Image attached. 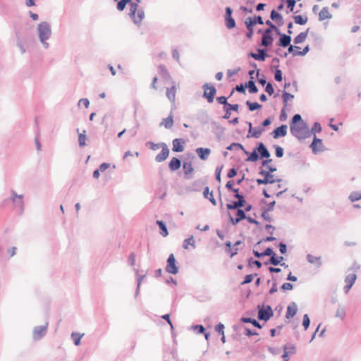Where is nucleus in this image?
<instances>
[{"label":"nucleus","instance_id":"f257e3e1","mask_svg":"<svg viewBox=\"0 0 361 361\" xmlns=\"http://www.w3.org/2000/svg\"><path fill=\"white\" fill-rule=\"evenodd\" d=\"M291 133L299 139H303L309 134L305 123L302 120L300 114H295L290 124Z\"/></svg>","mask_w":361,"mask_h":361},{"label":"nucleus","instance_id":"f03ea898","mask_svg":"<svg viewBox=\"0 0 361 361\" xmlns=\"http://www.w3.org/2000/svg\"><path fill=\"white\" fill-rule=\"evenodd\" d=\"M37 33L39 41L42 43L44 48L49 47V43L47 42L51 36V27L49 23L42 21L37 25Z\"/></svg>","mask_w":361,"mask_h":361},{"label":"nucleus","instance_id":"7ed1b4c3","mask_svg":"<svg viewBox=\"0 0 361 361\" xmlns=\"http://www.w3.org/2000/svg\"><path fill=\"white\" fill-rule=\"evenodd\" d=\"M128 16L136 25H140L145 18L143 8H140L137 3H130Z\"/></svg>","mask_w":361,"mask_h":361},{"label":"nucleus","instance_id":"20e7f679","mask_svg":"<svg viewBox=\"0 0 361 361\" xmlns=\"http://www.w3.org/2000/svg\"><path fill=\"white\" fill-rule=\"evenodd\" d=\"M188 158L185 159L183 162V171L184 173V178L186 180L192 178V173L194 171V168L192 165L190 159H195V156L193 153H188Z\"/></svg>","mask_w":361,"mask_h":361},{"label":"nucleus","instance_id":"39448f33","mask_svg":"<svg viewBox=\"0 0 361 361\" xmlns=\"http://www.w3.org/2000/svg\"><path fill=\"white\" fill-rule=\"evenodd\" d=\"M166 271L169 274H176L178 273V266L177 265V262L175 258V256L173 253L170 254L167 260H166Z\"/></svg>","mask_w":361,"mask_h":361},{"label":"nucleus","instance_id":"423d86ee","mask_svg":"<svg viewBox=\"0 0 361 361\" xmlns=\"http://www.w3.org/2000/svg\"><path fill=\"white\" fill-rule=\"evenodd\" d=\"M246 25V27L248 30V32L247 33V37L248 38H251L253 34V25H255L256 23H259L260 25H262L264 23L262 18L261 16H255L254 18H248L245 20V22Z\"/></svg>","mask_w":361,"mask_h":361},{"label":"nucleus","instance_id":"0eeeda50","mask_svg":"<svg viewBox=\"0 0 361 361\" xmlns=\"http://www.w3.org/2000/svg\"><path fill=\"white\" fill-rule=\"evenodd\" d=\"M255 256L259 257L261 255L271 256L270 258V263L273 265H277L283 261V257L282 256H276L273 252V250H264V252L259 253L257 251H254Z\"/></svg>","mask_w":361,"mask_h":361},{"label":"nucleus","instance_id":"6e6552de","mask_svg":"<svg viewBox=\"0 0 361 361\" xmlns=\"http://www.w3.org/2000/svg\"><path fill=\"white\" fill-rule=\"evenodd\" d=\"M47 323L45 325L35 326L32 331V338L35 341L42 339L47 332Z\"/></svg>","mask_w":361,"mask_h":361},{"label":"nucleus","instance_id":"1a4fd4ad","mask_svg":"<svg viewBox=\"0 0 361 361\" xmlns=\"http://www.w3.org/2000/svg\"><path fill=\"white\" fill-rule=\"evenodd\" d=\"M259 174L262 176H264L265 179L267 180V183L274 184V183H277V186L279 188H281V184H280L281 180L276 178L273 174L269 173V171H267L265 169H262L260 171Z\"/></svg>","mask_w":361,"mask_h":361},{"label":"nucleus","instance_id":"9d476101","mask_svg":"<svg viewBox=\"0 0 361 361\" xmlns=\"http://www.w3.org/2000/svg\"><path fill=\"white\" fill-rule=\"evenodd\" d=\"M231 221L233 224H238L240 220L246 218L243 210L238 209L234 214L229 213Z\"/></svg>","mask_w":361,"mask_h":361},{"label":"nucleus","instance_id":"9b49d317","mask_svg":"<svg viewBox=\"0 0 361 361\" xmlns=\"http://www.w3.org/2000/svg\"><path fill=\"white\" fill-rule=\"evenodd\" d=\"M170 150L166 144L163 145L161 150L155 157V161L158 163H161L165 161L169 156Z\"/></svg>","mask_w":361,"mask_h":361},{"label":"nucleus","instance_id":"f8f14e48","mask_svg":"<svg viewBox=\"0 0 361 361\" xmlns=\"http://www.w3.org/2000/svg\"><path fill=\"white\" fill-rule=\"evenodd\" d=\"M232 9L230 7L226 8L225 24L227 28L232 29L235 26V20L231 16Z\"/></svg>","mask_w":361,"mask_h":361},{"label":"nucleus","instance_id":"ddd939ff","mask_svg":"<svg viewBox=\"0 0 361 361\" xmlns=\"http://www.w3.org/2000/svg\"><path fill=\"white\" fill-rule=\"evenodd\" d=\"M172 150L174 152H182L184 150L185 140L182 138H175L172 142Z\"/></svg>","mask_w":361,"mask_h":361},{"label":"nucleus","instance_id":"4468645a","mask_svg":"<svg viewBox=\"0 0 361 361\" xmlns=\"http://www.w3.org/2000/svg\"><path fill=\"white\" fill-rule=\"evenodd\" d=\"M203 188V180H195L191 185L185 187V190L188 192L200 191Z\"/></svg>","mask_w":361,"mask_h":361},{"label":"nucleus","instance_id":"2eb2a0df","mask_svg":"<svg viewBox=\"0 0 361 361\" xmlns=\"http://www.w3.org/2000/svg\"><path fill=\"white\" fill-rule=\"evenodd\" d=\"M273 42V37L271 36V30L267 29L265 30L262 39V44L263 46L267 47L272 44Z\"/></svg>","mask_w":361,"mask_h":361},{"label":"nucleus","instance_id":"dca6fc26","mask_svg":"<svg viewBox=\"0 0 361 361\" xmlns=\"http://www.w3.org/2000/svg\"><path fill=\"white\" fill-rule=\"evenodd\" d=\"M287 126L282 125L276 128L273 132L272 135L274 138L276 139L279 137H284L287 134Z\"/></svg>","mask_w":361,"mask_h":361},{"label":"nucleus","instance_id":"f3484780","mask_svg":"<svg viewBox=\"0 0 361 361\" xmlns=\"http://www.w3.org/2000/svg\"><path fill=\"white\" fill-rule=\"evenodd\" d=\"M181 161L178 157H172L169 163V169L173 172L178 170L181 166Z\"/></svg>","mask_w":361,"mask_h":361},{"label":"nucleus","instance_id":"a211bd4d","mask_svg":"<svg viewBox=\"0 0 361 361\" xmlns=\"http://www.w3.org/2000/svg\"><path fill=\"white\" fill-rule=\"evenodd\" d=\"M356 275L355 274H348L345 279V282L346 283V286H345V291L348 293L349 290L351 288L353 285L354 284L356 280Z\"/></svg>","mask_w":361,"mask_h":361},{"label":"nucleus","instance_id":"6ab92c4d","mask_svg":"<svg viewBox=\"0 0 361 361\" xmlns=\"http://www.w3.org/2000/svg\"><path fill=\"white\" fill-rule=\"evenodd\" d=\"M204 87H207L204 91V97H206L208 102L211 103L213 102L216 90L214 87H208L207 85H204Z\"/></svg>","mask_w":361,"mask_h":361},{"label":"nucleus","instance_id":"aec40b11","mask_svg":"<svg viewBox=\"0 0 361 361\" xmlns=\"http://www.w3.org/2000/svg\"><path fill=\"white\" fill-rule=\"evenodd\" d=\"M298 312V307L295 302H292L287 307L286 317L287 319L293 318Z\"/></svg>","mask_w":361,"mask_h":361},{"label":"nucleus","instance_id":"412c9836","mask_svg":"<svg viewBox=\"0 0 361 361\" xmlns=\"http://www.w3.org/2000/svg\"><path fill=\"white\" fill-rule=\"evenodd\" d=\"M311 147L314 152H317L322 151L323 149L322 140L317 138L314 136V140L311 145Z\"/></svg>","mask_w":361,"mask_h":361},{"label":"nucleus","instance_id":"4be33fe9","mask_svg":"<svg viewBox=\"0 0 361 361\" xmlns=\"http://www.w3.org/2000/svg\"><path fill=\"white\" fill-rule=\"evenodd\" d=\"M156 224L159 226V233L164 237L167 236L169 231L166 223L162 220H157Z\"/></svg>","mask_w":361,"mask_h":361},{"label":"nucleus","instance_id":"5701e85b","mask_svg":"<svg viewBox=\"0 0 361 361\" xmlns=\"http://www.w3.org/2000/svg\"><path fill=\"white\" fill-rule=\"evenodd\" d=\"M264 129L261 128H252V123H249V134L251 135L252 137L258 138L262 133Z\"/></svg>","mask_w":361,"mask_h":361},{"label":"nucleus","instance_id":"b1692460","mask_svg":"<svg viewBox=\"0 0 361 361\" xmlns=\"http://www.w3.org/2000/svg\"><path fill=\"white\" fill-rule=\"evenodd\" d=\"M290 41H291V38L289 35H281L280 39H279V41L278 42V45L279 46H281V47H286L287 46H288L290 43Z\"/></svg>","mask_w":361,"mask_h":361},{"label":"nucleus","instance_id":"393cba45","mask_svg":"<svg viewBox=\"0 0 361 361\" xmlns=\"http://www.w3.org/2000/svg\"><path fill=\"white\" fill-rule=\"evenodd\" d=\"M331 18V15L329 12V9L327 7H324L321 11L319 13V20H324L327 19H330Z\"/></svg>","mask_w":361,"mask_h":361},{"label":"nucleus","instance_id":"a878e982","mask_svg":"<svg viewBox=\"0 0 361 361\" xmlns=\"http://www.w3.org/2000/svg\"><path fill=\"white\" fill-rule=\"evenodd\" d=\"M164 125L166 129H170L173 125V118L172 114L171 113L168 117L164 118L160 126Z\"/></svg>","mask_w":361,"mask_h":361},{"label":"nucleus","instance_id":"bb28decb","mask_svg":"<svg viewBox=\"0 0 361 361\" xmlns=\"http://www.w3.org/2000/svg\"><path fill=\"white\" fill-rule=\"evenodd\" d=\"M15 208L17 211L18 216H22L25 211V204L23 201L16 200V203H13Z\"/></svg>","mask_w":361,"mask_h":361},{"label":"nucleus","instance_id":"cd10ccee","mask_svg":"<svg viewBox=\"0 0 361 361\" xmlns=\"http://www.w3.org/2000/svg\"><path fill=\"white\" fill-rule=\"evenodd\" d=\"M270 17L273 20L276 21L279 25H283V17L281 16V14L277 13L276 11L273 10L271 11Z\"/></svg>","mask_w":361,"mask_h":361},{"label":"nucleus","instance_id":"c85d7f7f","mask_svg":"<svg viewBox=\"0 0 361 361\" xmlns=\"http://www.w3.org/2000/svg\"><path fill=\"white\" fill-rule=\"evenodd\" d=\"M130 3H134L133 0H120L118 1L116 8L119 11H122L125 9L127 4L129 5V9L130 8Z\"/></svg>","mask_w":361,"mask_h":361},{"label":"nucleus","instance_id":"c756f323","mask_svg":"<svg viewBox=\"0 0 361 361\" xmlns=\"http://www.w3.org/2000/svg\"><path fill=\"white\" fill-rule=\"evenodd\" d=\"M309 29H307L305 32H300L299 35H298L293 39V42L295 44H300L303 42L307 36Z\"/></svg>","mask_w":361,"mask_h":361},{"label":"nucleus","instance_id":"7c9ffc66","mask_svg":"<svg viewBox=\"0 0 361 361\" xmlns=\"http://www.w3.org/2000/svg\"><path fill=\"white\" fill-rule=\"evenodd\" d=\"M166 96L171 102H174L176 96V87L172 85L166 89Z\"/></svg>","mask_w":361,"mask_h":361},{"label":"nucleus","instance_id":"2f4dec72","mask_svg":"<svg viewBox=\"0 0 361 361\" xmlns=\"http://www.w3.org/2000/svg\"><path fill=\"white\" fill-rule=\"evenodd\" d=\"M165 142H159V143H154L152 141H148L146 142V146L149 147V148L153 151L157 150L159 148H161L163 145H164Z\"/></svg>","mask_w":361,"mask_h":361},{"label":"nucleus","instance_id":"473e14b6","mask_svg":"<svg viewBox=\"0 0 361 361\" xmlns=\"http://www.w3.org/2000/svg\"><path fill=\"white\" fill-rule=\"evenodd\" d=\"M159 73L161 75V77L165 79H171V77L169 73V71L166 70V67L164 65H159Z\"/></svg>","mask_w":361,"mask_h":361},{"label":"nucleus","instance_id":"72a5a7b5","mask_svg":"<svg viewBox=\"0 0 361 361\" xmlns=\"http://www.w3.org/2000/svg\"><path fill=\"white\" fill-rule=\"evenodd\" d=\"M257 150H258V152L261 154L262 157H265V158L269 157V156H270L269 152H268L267 149L265 147V146L262 143H260L259 145Z\"/></svg>","mask_w":361,"mask_h":361},{"label":"nucleus","instance_id":"f704fd0d","mask_svg":"<svg viewBox=\"0 0 361 361\" xmlns=\"http://www.w3.org/2000/svg\"><path fill=\"white\" fill-rule=\"evenodd\" d=\"M87 135L86 131L83 130L82 133H78V145L80 147H83L86 146Z\"/></svg>","mask_w":361,"mask_h":361},{"label":"nucleus","instance_id":"c9c22d12","mask_svg":"<svg viewBox=\"0 0 361 361\" xmlns=\"http://www.w3.org/2000/svg\"><path fill=\"white\" fill-rule=\"evenodd\" d=\"M188 329L193 331L196 334H203V324L192 325Z\"/></svg>","mask_w":361,"mask_h":361},{"label":"nucleus","instance_id":"e433bc0d","mask_svg":"<svg viewBox=\"0 0 361 361\" xmlns=\"http://www.w3.org/2000/svg\"><path fill=\"white\" fill-rule=\"evenodd\" d=\"M83 334H80V333L73 332L71 334V338L73 341V343L75 345H79L80 344V341Z\"/></svg>","mask_w":361,"mask_h":361},{"label":"nucleus","instance_id":"4c0bfd02","mask_svg":"<svg viewBox=\"0 0 361 361\" xmlns=\"http://www.w3.org/2000/svg\"><path fill=\"white\" fill-rule=\"evenodd\" d=\"M251 56L254 58L255 60L258 61H264L265 60V51L264 50H259V54L252 53Z\"/></svg>","mask_w":361,"mask_h":361},{"label":"nucleus","instance_id":"58836bf2","mask_svg":"<svg viewBox=\"0 0 361 361\" xmlns=\"http://www.w3.org/2000/svg\"><path fill=\"white\" fill-rule=\"evenodd\" d=\"M195 240L194 239V237L192 235L190 238L185 239L182 245V248H188V245L195 247Z\"/></svg>","mask_w":361,"mask_h":361},{"label":"nucleus","instance_id":"ea45409f","mask_svg":"<svg viewBox=\"0 0 361 361\" xmlns=\"http://www.w3.org/2000/svg\"><path fill=\"white\" fill-rule=\"evenodd\" d=\"M271 315L268 310H261L259 311L258 317L260 319L268 320Z\"/></svg>","mask_w":361,"mask_h":361},{"label":"nucleus","instance_id":"a19ab883","mask_svg":"<svg viewBox=\"0 0 361 361\" xmlns=\"http://www.w3.org/2000/svg\"><path fill=\"white\" fill-rule=\"evenodd\" d=\"M16 35L17 37L16 46L20 49L21 54H23L26 52V49L25 48L22 41L20 39L18 31L17 30H16Z\"/></svg>","mask_w":361,"mask_h":361},{"label":"nucleus","instance_id":"79ce46f5","mask_svg":"<svg viewBox=\"0 0 361 361\" xmlns=\"http://www.w3.org/2000/svg\"><path fill=\"white\" fill-rule=\"evenodd\" d=\"M307 17L306 16H302L300 15L294 16V21L296 24L305 25L307 23Z\"/></svg>","mask_w":361,"mask_h":361},{"label":"nucleus","instance_id":"37998d69","mask_svg":"<svg viewBox=\"0 0 361 361\" xmlns=\"http://www.w3.org/2000/svg\"><path fill=\"white\" fill-rule=\"evenodd\" d=\"M349 199L351 202H355L361 200V192L354 191L349 195Z\"/></svg>","mask_w":361,"mask_h":361},{"label":"nucleus","instance_id":"c03bdc74","mask_svg":"<svg viewBox=\"0 0 361 361\" xmlns=\"http://www.w3.org/2000/svg\"><path fill=\"white\" fill-rule=\"evenodd\" d=\"M272 161L271 159L265 160L263 161L262 165L263 167L266 168L267 171L274 172L276 171V168L275 166H270L269 164Z\"/></svg>","mask_w":361,"mask_h":361},{"label":"nucleus","instance_id":"a18cd8bd","mask_svg":"<svg viewBox=\"0 0 361 361\" xmlns=\"http://www.w3.org/2000/svg\"><path fill=\"white\" fill-rule=\"evenodd\" d=\"M241 207H242V202H238V201H235L230 204H226V207L228 209L235 210V211L236 210V209Z\"/></svg>","mask_w":361,"mask_h":361},{"label":"nucleus","instance_id":"49530a36","mask_svg":"<svg viewBox=\"0 0 361 361\" xmlns=\"http://www.w3.org/2000/svg\"><path fill=\"white\" fill-rule=\"evenodd\" d=\"M246 104L248 106L249 109L250 111H255L256 109H259L262 107L260 104H259L257 102H250V101H247L246 102Z\"/></svg>","mask_w":361,"mask_h":361},{"label":"nucleus","instance_id":"de8ad7c7","mask_svg":"<svg viewBox=\"0 0 361 361\" xmlns=\"http://www.w3.org/2000/svg\"><path fill=\"white\" fill-rule=\"evenodd\" d=\"M307 259L310 263L315 264L317 265H319L321 264L320 257H314L310 255H308Z\"/></svg>","mask_w":361,"mask_h":361},{"label":"nucleus","instance_id":"09e8293b","mask_svg":"<svg viewBox=\"0 0 361 361\" xmlns=\"http://www.w3.org/2000/svg\"><path fill=\"white\" fill-rule=\"evenodd\" d=\"M247 87L249 88V92L250 93H256L258 91L255 82L252 80H250L248 82Z\"/></svg>","mask_w":361,"mask_h":361},{"label":"nucleus","instance_id":"8fccbe9b","mask_svg":"<svg viewBox=\"0 0 361 361\" xmlns=\"http://www.w3.org/2000/svg\"><path fill=\"white\" fill-rule=\"evenodd\" d=\"M128 264L130 267L135 264V255L134 252H130L128 257Z\"/></svg>","mask_w":361,"mask_h":361},{"label":"nucleus","instance_id":"3c124183","mask_svg":"<svg viewBox=\"0 0 361 361\" xmlns=\"http://www.w3.org/2000/svg\"><path fill=\"white\" fill-rule=\"evenodd\" d=\"M134 271L137 276V286H140L142 281L145 277V274L140 275L137 269H134Z\"/></svg>","mask_w":361,"mask_h":361},{"label":"nucleus","instance_id":"603ef678","mask_svg":"<svg viewBox=\"0 0 361 361\" xmlns=\"http://www.w3.org/2000/svg\"><path fill=\"white\" fill-rule=\"evenodd\" d=\"M293 97L294 96L288 92H285L283 94V99L285 104H287V102L293 99ZM285 105L286 106V104Z\"/></svg>","mask_w":361,"mask_h":361},{"label":"nucleus","instance_id":"864d4df0","mask_svg":"<svg viewBox=\"0 0 361 361\" xmlns=\"http://www.w3.org/2000/svg\"><path fill=\"white\" fill-rule=\"evenodd\" d=\"M80 104H83L87 109L90 106V101L87 98H82L78 101V106L80 107Z\"/></svg>","mask_w":361,"mask_h":361},{"label":"nucleus","instance_id":"5fc2aeb1","mask_svg":"<svg viewBox=\"0 0 361 361\" xmlns=\"http://www.w3.org/2000/svg\"><path fill=\"white\" fill-rule=\"evenodd\" d=\"M255 276H257V274H255ZM253 279H254L253 274L246 275L244 281L241 283V285H244V284L250 283L253 280Z\"/></svg>","mask_w":361,"mask_h":361},{"label":"nucleus","instance_id":"6e6d98bb","mask_svg":"<svg viewBox=\"0 0 361 361\" xmlns=\"http://www.w3.org/2000/svg\"><path fill=\"white\" fill-rule=\"evenodd\" d=\"M228 149L232 150V149H243V147L242 145L239 143H233L229 147H227Z\"/></svg>","mask_w":361,"mask_h":361},{"label":"nucleus","instance_id":"4d7b16f0","mask_svg":"<svg viewBox=\"0 0 361 361\" xmlns=\"http://www.w3.org/2000/svg\"><path fill=\"white\" fill-rule=\"evenodd\" d=\"M310 323V321L308 315L307 314H305L304 317H303L302 325H303V326H304L305 330L309 327Z\"/></svg>","mask_w":361,"mask_h":361},{"label":"nucleus","instance_id":"13d9d810","mask_svg":"<svg viewBox=\"0 0 361 361\" xmlns=\"http://www.w3.org/2000/svg\"><path fill=\"white\" fill-rule=\"evenodd\" d=\"M224 325L221 324H219L216 326V330L220 334H221L223 336H222V341L223 342H224V339H225V337H224Z\"/></svg>","mask_w":361,"mask_h":361},{"label":"nucleus","instance_id":"bf43d9fd","mask_svg":"<svg viewBox=\"0 0 361 361\" xmlns=\"http://www.w3.org/2000/svg\"><path fill=\"white\" fill-rule=\"evenodd\" d=\"M275 149H276V156L279 158L282 157L283 155V148L281 147L280 146H276Z\"/></svg>","mask_w":361,"mask_h":361},{"label":"nucleus","instance_id":"052dcab7","mask_svg":"<svg viewBox=\"0 0 361 361\" xmlns=\"http://www.w3.org/2000/svg\"><path fill=\"white\" fill-rule=\"evenodd\" d=\"M172 57L177 62H180V55L178 51L176 49L172 50Z\"/></svg>","mask_w":361,"mask_h":361},{"label":"nucleus","instance_id":"680f3d73","mask_svg":"<svg viewBox=\"0 0 361 361\" xmlns=\"http://www.w3.org/2000/svg\"><path fill=\"white\" fill-rule=\"evenodd\" d=\"M110 166V164H108V163H106V162H104V163H102L98 169L101 171V172H104L106 169H108Z\"/></svg>","mask_w":361,"mask_h":361},{"label":"nucleus","instance_id":"e2e57ef3","mask_svg":"<svg viewBox=\"0 0 361 361\" xmlns=\"http://www.w3.org/2000/svg\"><path fill=\"white\" fill-rule=\"evenodd\" d=\"M274 78L276 81L281 82L282 80V71L277 69L275 72Z\"/></svg>","mask_w":361,"mask_h":361},{"label":"nucleus","instance_id":"0e129e2a","mask_svg":"<svg viewBox=\"0 0 361 361\" xmlns=\"http://www.w3.org/2000/svg\"><path fill=\"white\" fill-rule=\"evenodd\" d=\"M309 51V47H305L302 51L293 53V56H304Z\"/></svg>","mask_w":361,"mask_h":361},{"label":"nucleus","instance_id":"69168bd1","mask_svg":"<svg viewBox=\"0 0 361 361\" xmlns=\"http://www.w3.org/2000/svg\"><path fill=\"white\" fill-rule=\"evenodd\" d=\"M265 90L269 95L273 94L274 92V87L271 83H268L267 85Z\"/></svg>","mask_w":361,"mask_h":361},{"label":"nucleus","instance_id":"338daca9","mask_svg":"<svg viewBox=\"0 0 361 361\" xmlns=\"http://www.w3.org/2000/svg\"><path fill=\"white\" fill-rule=\"evenodd\" d=\"M226 109H228V110H233V111H235L236 112L238 111V109H239V106L238 104H227L226 106Z\"/></svg>","mask_w":361,"mask_h":361},{"label":"nucleus","instance_id":"774afa93","mask_svg":"<svg viewBox=\"0 0 361 361\" xmlns=\"http://www.w3.org/2000/svg\"><path fill=\"white\" fill-rule=\"evenodd\" d=\"M216 100L219 104H224L226 106L228 104L227 98L225 97H219L216 98Z\"/></svg>","mask_w":361,"mask_h":361}]
</instances>
